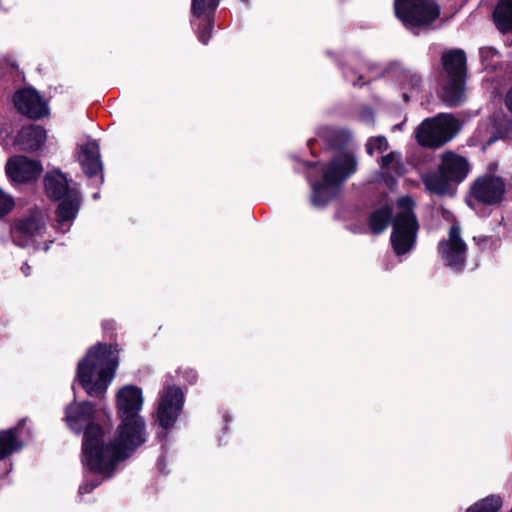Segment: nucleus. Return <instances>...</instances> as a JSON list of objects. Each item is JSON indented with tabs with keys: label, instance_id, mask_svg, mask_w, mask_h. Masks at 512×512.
<instances>
[{
	"label": "nucleus",
	"instance_id": "f257e3e1",
	"mask_svg": "<svg viewBox=\"0 0 512 512\" xmlns=\"http://www.w3.org/2000/svg\"><path fill=\"white\" fill-rule=\"evenodd\" d=\"M142 406L139 387L126 385L117 392L116 408L121 423L115 435L107 437L101 427H91L86 432L83 454L89 470L110 477L116 466L145 442V423L140 416Z\"/></svg>",
	"mask_w": 512,
	"mask_h": 512
},
{
	"label": "nucleus",
	"instance_id": "f03ea898",
	"mask_svg": "<svg viewBox=\"0 0 512 512\" xmlns=\"http://www.w3.org/2000/svg\"><path fill=\"white\" fill-rule=\"evenodd\" d=\"M118 362V350L112 345L98 343L87 351L78 363L77 379L88 395L101 397L106 392Z\"/></svg>",
	"mask_w": 512,
	"mask_h": 512
},
{
	"label": "nucleus",
	"instance_id": "7ed1b4c3",
	"mask_svg": "<svg viewBox=\"0 0 512 512\" xmlns=\"http://www.w3.org/2000/svg\"><path fill=\"white\" fill-rule=\"evenodd\" d=\"M357 168L354 153L343 148L337 151L330 162L322 167V178L313 181L309 175L312 195L311 202L315 207H323L339 192L342 183L348 179Z\"/></svg>",
	"mask_w": 512,
	"mask_h": 512
},
{
	"label": "nucleus",
	"instance_id": "20e7f679",
	"mask_svg": "<svg viewBox=\"0 0 512 512\" xmlns=\"http://www.w3.org/2000/svg\"><path fill=\"white\" fill-rule=\"evenodd\" d=\"M44 186L49 198L60 200L56 221L58 229L65 233L69 231L73 220L80 208L81 198L76 187L71 186L64 173L60 170H52L44 177Z\"/></svg>",
	"mask_w": 512,
	"mask_h": 512
},
{
	"label": "nucleus",
	"instance_id": "39448f33",
	"mask_svg": "<svg viewBox=\"0 0 512 512\" xmlns=\"http://www.w3.org/2000/svg\"><path fill=\"white\" fill-rule=\"evenodd\" d=\"M443 71L439 97L449 106H457L465 99L464 78L466 56L460 49H452L442 54Z\"/></svg>",
	"mask_w": 512,
	"mask_h": 512
},
{
	"label": "nucleus",
	"instance_id": "423d86ee",
	"mask_svg": "<svg viewBox=\"0 0 512 512\" xmlns=\"http://www.w3.org/2000/svg\"><path fill=\"white\" fill-rule=\"evenodd\" d=\"M469 171V163L464 157L446 152L441 156L438 170L424 174L422 180L431 193L445 195L451 193V185L461 183Z\"/></svg>",
	"mask_w": 512,
	"mask_h": 512
},
{
	"label": "nucleus",
	"instance_id": "0eeeda50",
	"mask_svg": "<svg viewBox=\"0 0 512 512\" xmlns=\"http://www.w3.org/2000/svg\"><path fill=\"white\" fill-rule=\"evenodd\" d=\"M414 201L409 196L397 201L396 212L392 221L391 244L396 255L410 252L416 242L419 223L413 211Z\"/></svg>",
	"mask_w": 512,
	"mask_h": 512
},
{
	"label": "nucleus",
	"instance_id": "6e6552de",
	"mask_svg": "<svg viewBox=\"0 0 512 512\" xmlns=\"http://www.w3.org/2000/svg\"><path fill=\"white\" fill-rule=\"evenodd\" d=\"M459 130L458 120L451 114H439L425 119L416 129L420 145L438 148L450 141Z\"/></svg>",
	"mask_w": 512,
	"mask_h": 512
},
{
	"label": "nucleus",
	"instance_id": "1a4fd4ad",
	"mask_svg": "<svg viewBox=\"0 0 512 512\" xmlns=\"http://www.w3.org/2000/svg\"><path fill=\"white\" fill-rule=\"evenodd\" d=\"M394 9L396 16L410 30L428 26L440 14L434 0H394Z\"/></svg>",
	"mask_w": 512,
	"mask_h": 512
},
{
	"label": "nucleus",
	"instance_id": "9d476101",
	"mask_svg": "<svg viewBox=\"0 0 512 512\" xmlns=\"http://www.w3.org/2000/svg\"><path fill=\"white\" fill-rule=\"evenodd\" d=\"M46 231V217L41 210H34L30 214L23 216L11 229V237L15 245L19 247H33L34 250L43 248L49 249V244L45 243L43 247L39 239L43 237Z\"/></svg>",
	"mask_w": 512,
	"mask_h": 512
},
{
	"label": "nucleus",
	"instance_id": "9b49d317",
	"mask_svg": "<svg viewBox=\"0 0 512 512\" xmlns=\"http://www.w3.org/2000/svg\"><path fill=\"white\" fill-rule=\"evenodd\" d=\"M220 0H192L191 14L193 19L191 24L196 28L198 40L206 45L208 44L212 29L214 27V13Z\"/></svg>",
	"mask_w": 512,
	"mask_h": 512
},
{
	"label": "nucleus",
	"instance_id": "f8f14e48",
	"mask_svg": "<svg viewBox=\"0 0 512 512\" xmlns=\"http://www.w3.org/2000/svg\"><path fill=\"white\" fill-rule=\"evenodd\" d=\"M183 402L184 395L180 388L167 386L163 389L157 409V419L162 428L168 429L175 424Z\"/></svg>",
	"mask_w": 512,
	"mask_h": 512
},
{
	"label": "nucleus",
	"instance_id": "ddd939ff",
	"mask_svg": "<svg viewBox=\"0 0 512 512\" xmlns=\"http://www.w3.org/2000/svg\"><path fill=\"white\" fill-rule=\"evenodd\" d=\"M438 250L445 264L455 270H461L466 260L467 246L460 235V228H450L448 239L439 242Z\"/></svg>",
	"mask_w": 512,
	"mask_h": 512
},
{
	"label": "nucleus",
	"instance_id": "4468645a",
	"mask_svg": "<svg viewBox=\"0 0 512 512\" xmlns=\"http://www.w3.org/2000/svg\"><path fill=\"white\" fill-rule=\"evenodd\" d=\"M43 168L39 161L26 156H12L5 165L8 179L14 184H24L36 181Z\"/></svg>",
	"mask_w": 512,
	"mask_h": 512
},
{
	"label": "nucleus",
	"instance_id": "2eb2a0df",
	"mask_svg": "<svg viewBox=\"0 0 512 512\" xmlns=\"http://www.w3.org/2000/svg\"><path fill=\"white\" fill-rule=\"evenodd\" d=\"M13 100L16 109L29 118L39 119L49 112L47 102L32 88L17 91Z\"/></svg>",
	"mask_w": 512,
	"mask_h": 512
},
{
	"label": "nucleus",
	"instance_id": "dca6fc26",
	"mask_svg": "<svg viewBox=\"0 0 512 512\" xmlns=\"http://www.w3.org/2000/svg\"><path fill=\"white\" fill-rule=\"evenodd\" d=\"M504 193L503 180L493 175L478 178L471 188V194L477 201L490 205L500 202Z\"/></svg>",
	"mask_w": 512,
	"mask_h": 512
},
{
	"label": "nucleus",
	"instance_id": "f3484780",
	"mask_svg": "<svg viewBox=\"0 0 512 512\" xmlns=\"http://www.w3.org/2000/svg\"><path fill=\"white\" fill-rule=\"evenodd\" d=\"M94 406L90 402H81V403H71L67 406L65 411V421L69 428L76 433H80L84 427L86 430L84 432L83 440L85 439L86 432L91 427H98L97 425L91 424V420L94 416ZM84 441L82 442V444ZM82 462L85 466L89 468V466L84 462V454L82 453Z\"/></svg>",
	"mask_w": 512,
	"mask_h": 512
},
{
	"label": "nucleus",
	"instance_id": "a211bd4d",
	"mask_svg": "<svg viewBox=\"0 0 512 512\" xmlns=\"http://www.w3.org/2000/svg\"><path fill=\"white\" fill-rule=\"evenodd\" d=\"M78 158L84 173L89 176H95L102 170L100 160L99 145L94 140H88L79 146Z\"/></svg>",
	"mask_w": 512,
	"mask_h": 512
},
{
	"label": "nucleus",
	"instance_id": "6ab92c4d",
	"mask_svg": "<svg viewBox=\"0 0 512 512\" xmlns=\"http://www.w3.org/2000/svg\"><path fill=\"white\" fill-rule=\"evenodd\" d=\"M46 140V131L37 125L23 127L17 136V143L21 149L35 151L39 149Z\"/></svg>",
	"mask_w": 512,
	"mask_h": 512
},
{
	"label": "nucleus",
	"instance_id": "aec40b11",
	"mask_svg": "<svg viewBox=\"0 0 512 512\" xmlns=\"http://www.w3.org/2000/svg\"><path fill=\"white\" fill-rule=\"evenodd\" d=\"M494 22L501 32L512 30V0H500L493 13Z\"/></svg>",
	"mask_w": 512,
	"mask_h": 512
},
{
	"label": "nucleus",
	"instance_id": "412c9836",
	"mask_svg": "<svg viewBox=\"0 0 512 512\" xmlns=\"http://www.w3.org/2000/svg\"><path fill=\"white\" fill-rule=\"evenodd\" d=\"M382 173L387 178L393 176H402L405 173V168L402 162L401 154L398 152H390L383 156L380 162Z\"/></svg>",
	"mask_w": 512,
	"mask_h": 512
},
{
	"label": "nucleus",
	"instance_id": "4be33fe9",
	"mask_svg": "<svg viewBox=\"0 0 512 512\" xmlns=\"http://www.w3.org/2000/svg\"><path fill=\"white\" fill-rule=\"evenodd\" d=\"M392 209L385 205L374 210L369 217V226L374 234L382 233L391 222Z\"/></svg>",
	"mask_w": 512,
	"mask_h": 512
},
{
	"label": "nucleus",
	"instance_id": "5701e85b",
	"mask_svg": "<svg viewBox=\"0 0 512 512\" xmlns=\"http://www.w3.org/2000/svg\"><path fill=\"white\" fill-rule=\"evenodd\" d=\"M22 447L17 437V429L0 431V460Z\"/></svg>",
	"mask_w": 512,
	"mask_h": 512
},
{
	"label": "nucleus",
	"instance_id": "b1692460",
	"mask_svg": "<svg viewBox=\"0 0 512 512\" xmlns=\"http://www.w3.org/2000/svg\"><path fill=\"white\" fill-rule=\"evenodd\" d=\"M400 82L404 90L403 98L405 101H409L410 97L419 92L421 78L418 74L410 71L404 72L400 77Z\"/></svg>",
	"mask_w": 512,
	"mask_h": 512
},
{
	"label": "nucleus",
	"instance_id": "393cba45",
	"mask_svg": "<svg viewBox=\"0 0 512 512\" xmlns=\"http://www.w3.org/2000/svg\"><path fill=\"white\" fill-rule=\"evenodd\" d=\"M502 506V499L499 496H489L478 501L467 509V512H497Z\"/></svg>",
	"mask_w": 512,
	"mask_h": 512
},
{
	"label": "nucleus",
	"instance_id": "a878e982",
	"mask_svg": "<svg viewBox=\"0 0 512 512\" xmlns=\"http://www.w3.org/2000/svg\"><path fill=\"white\" fill-rule=\"evenodd\" d=\"M323 134L330 145L337 148H343L350 139L349 133L343 129L326 128Z\"/></svg>",
	"mask_w": 512,
	"mask_h": 512
},
{
	"label": "nucleus",
	"instance_id": "bb28decb",
	"mask_svg": "<svg viewBox=\"0 0 512 512\" xmlns=\"http://www.w3.org/2000/svg\"><path fill=\"white\" fill-rule=\"evenodd\" d=\"M388 149V141L384 136L371 137L366 143V150L369 155L374 152L383 153Z\"/></svg>",
	"mask_w": 512,
	"mask_h": 512
},
{
	"label": "nucleus",
	"instance_id": "cd10ccee",
	"mask_svg": "<svg viewBox=\"0 0 512 512\" xmlns=\"http://www.w3.org/2000/svg\"><path fill=\"white\" fill-rule=\"evenodd\" d=\"M480 58L485 68H494L495 59L498 58V52L492 47H483L480 49Z\"/></svg>",
	"mask_w": 512,
	"mask_h": 512
},
{
	"label": "nucleus",
	"instance_id": "c85d7f7f",
	"mask_svg": "<svg viewBox=\"0 0 512 512\" xmlns=\"http://www.w3.org/2000/svg\"><path fill=\"white\" fill-rule=\"evenodd\" d=\"M14 207L13 198L0 189V218L9 213Z\"/></svg>",
	"mask_w": 512,
	"mask_h": 512
},
{
	"label": "nucleus",
	"instance_id": "c756f323",
	"mask_svg": "<svg viewBox=\"0 0 512 512\" xmlns=\"http://www.w3.org/2000/svg\"><path fill=\"white\" fill-rule=\"evenodd\" d=\"M345 78L347 81L351 82L354 86H361L364 84V82H361V79L363 78L362 75L356 76V74L353 71H345Z\"/></svg>",
	"mask_w": 512,
	"mask_h": 512
},
{
	"label": "nucleus",
	"instance_id": "7c9ffc66",
	"mask_svg": "<svg viewBox=\"0 0 512 512\" xmlns=\"http://www.w3.org/2000/svg\"><path fill=\"white\" fill-rule=\"evenodd\" d=\"M99 485V482H96V483H93V484H88V483H85L83 485L80 486L79 488V493L80 494H84V493H89L91 492L95 487H97Z\"/></svg>",
	"mask_w": 512,
	"mask_h": 512
},
{
	"label": "nucleus",
	"instance_id": "2f4dec72",
	"mask_svg": "<svg viewBox=\"0 0 512 512\" xmlns=\"http://www.w3.org/2000/svg\"><path fill=\"white\" fill-rule=\"evenodd\" d=\"M504 101L505 106L512 113V87L507 91Z\"/></svg>",
	"mask_w": 512,
	"mask_h": 512
},
{
	"label": "nucleus",
	"instance_id": "473e14b6",
	"mask_svg": "<svg viewBox=\"0 0 512 512\" xmlns=\"http://www.w3.org/2000/svg\"><path fill=\"white\" fill-rule=\"evenodd\" d=\"M186 376L190 383H193L197 378V375L193 370L186 371Z\"/></svg>",
	"mask_w": 512,
	"mask_h": 512
},
{
	"label": "nucleus",
	"instance_id": "72a5a7b5",
	"mask_svg": "<svg viewBox=\"0 0 512 512\" xmlns=\"http://www.w3.org/2000/svg\"><path fill=\"white\" fill-rule=\"evenodd\" d=\"M21 270H22V272L24 273L25 276H28L30 274V267L27 264H24L21 267Z\"/></svg>",
	"mask_w": 512,
	"mask_h": 512
},
{
	"label": "nucleus",
	"instance_id": "f704fd0d",
	"mask_svg": "<svg viewBox=\"0 0 512 512\" xmlns=\"http://www.w3.org/2000/svg\"><path fill=\"white\" fill-rule=\"evenodd\" d=\"M98 197H99L98 193H95V194L93 195V198H94V199H97Z\"/></svg>",
	"mask_w": 512,
	"mask_h": 512
}]
</instances>
